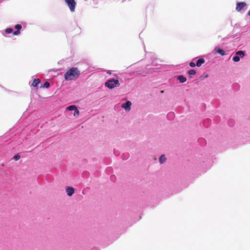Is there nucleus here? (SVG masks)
I'll return each instance as SVG.
<instances>
[{
    "mask_svg": "<svg viewBox=\"0 0 250 250\" xmlns=\"http://www.w3.org/2000/svg\"><path fill=\"white\" fill-rule=\"evenodd\" d=\"M188 74L190 75H194L196 74V71L194 69H190L188 71Z\"/></svg>",
    "mask_w": 250,
    "mask_h": 250,
    "instance_id": "15",
    "label": "nucleus"
},
{
    "mask_svg": "<svg viewBox=\"0 0 250 250\" xmlns=\"http://www.w3.org/2000/svg\"><path fill=\"white\" fill-rule=\"evenodd\" d=\"M40 82L41 81L39 79H34L32 83V85L34 87H36Z\"/></svg>",
    "mask_w": 250,
    "mask_h": 250,
    "instance_id": "11",
    "label": "nucleus"
},
{
    "mask_svg": "<svg viewBox=\"0 0 250 250\" xmlns=\"http://www.w3.org/2000/svg\"><path fill=\"white\" fill-rule=\"evenodd\" d=\"M131 103L130 101H127L125 103L122 104V107L125 110H130Z\"/></svg>",
    "mask_w": 250,
    "mask_h": 250,
    "instance_id": "5",
    "label": "nucleus"
},
{
    "mask_svg": "<svg viewBox=\"0 0 250 250\" xmlns=\"http://www.w3.org/2000/svg\"><path fill=\"white\" fill-rule=\"evenodd\" d=\"M166 158L164 155H162L159 158V162L160 164H163L165 162Z\"/></svg>",
    "mask_w": 250,
    "mask_h": 250,
    "instance_id": "12",
    "label": "nucleus"
},
{
    "mask_svg": "<svg viewBox=\"0 0 250 250\" xmlns=\"http://www.w3.org/2000/svg\"><path fill=\"white\" fill-rule=\"evenodd\" d=\"M21 24H16L15 28L17 29L16 31L14 32V35H17L20 33V30L21 29Z\"/></svg>",
    "mask_w": 250,
    "mask_h": 250,
    "instance_id": "8",
    "label": "nucleus"
},
{
    "mask_svg": "<svg viewBox=\"0 0 250 250\" xmlns=\"http://www.w3.org/2000/svg\"><path fill=\"white\" fill-rule=\"evenodd\" d=\"M233 61L235 62H238L240 61V58L238 56H236L233 57Z\"/></svg>",
    "mask_w": 250,
    "mask_h": 250,
    "instance_id": "17",
    "label": "nucleus"
},
{
    "mask_svg": "<svg viewBox=\"0 0 250 250\" xmlns=\"http://www.w3.org/2000/svg\"><path fill=\"white\" fill-rule=\"evenodd\" d=\"M80 112L78 108H77V109L75 110L74 113V116H78L79 115Z\"/></svg>",
    "mask_w": 250,
    "mask_h": 250,
    "instance_id": "18",
    "label": "nucleus"
},
{
    "mask_svg": "<svg viewBox=\"0 0 250 250\" xmlns=\"http://www.w3.org/2000/svg\"><path fill=\"white\" fill-rule=\"evenodd\" d=\"M205 62V59L203 58L199 59L197 60L196 65L198 67H200Z\"/></svg>",
    "mask_w": 250,
    "mask_h": 250,
    "instance_id": "9",
    "label": "nucleus"
},
{
    "mask_svg": "<svg viewBox=\"0 0 250 250\" xmlns=\"http://www.w3.org/2000/svg\"><path fill=\"white\" fill-rule=\"evenodd\" d=\"M189 65L190 67H195V66L196 65V64H195V63L192 62H189Z\"/></svg>",
    "mask_w": 250,
    "mask_h": 250,
    "instance_id": "21",
    "label": "nucleus"
},
{
    "mask_svg": "<svg viewBox=\"0 0 250 250\" xmlns=\"http://www.w3.org/2000/svg\"><path fill=\"white\" fill-rule=\"evenodd\" d=\"M173 115H174L173 113H169L168 114V116H170V115L173 116Z\"/></svg>",
    "mask_w": 250,
    "mask_h": 250,
    "instance_id": "22",
    "label": "nucleus"
},
{
    "mask_svg": "<svg viewBox=\"0 0 250 250\" xmlns=\"http://www.w3.org/2000/svg\"><path fill=\"white\" fill-rule=\"evenodd\" d=\"M248 15L250 16V10L248 12Z\"/></svg>",
    "mask_w": 250,
    "mask_h": 250,
    "instance_id": "23",
    "label": "nucleus"
},
{
    "mask_svg": "<svg viewBox=\"0 0 250 250\" xmlns=\"http://www.w3.org/2000/svg\"><path fill=\"white\" fill-rule=\"evenodd\" d=\"M66 109L70 111L75 110L77 109V107L74 105H71L66 107Z\"/></svg>",
    "mask_w": 250,
    "mask_h": 250,
    "instance_id": "13",
    "label": "nucleus"
},
{
    "mask_svg": "<svg viewBox=\"0 0 250 250\" xmlns=\"http://www.w3.org/2000/svg\"><path fill=\"white\" fill-rule=\"evenodd\" d=\"M105 86L109 89H113L114 87H119L120 83L118 80L110 79L105 82Z\"/></svg>",
    "mask_w": 250,
    "mask_h": 250,
    "instance_id": "2",
    "label": "nucleus"
},
{
    "mask_svg": "<svg viewBox=\"0 0 250 250\" xmlns=\"http://www.w3.org/2000/svg\"><path fill=\"white\" fill-rule=\"evenodd\" d=\"M50 86L49 83L46 82L43 85H42L41 87H42L43 88H48Z\"/></svg>",
    "mask_w": 250,
    "mask_h": 250,
    "instance_id": "16",
    "label": "nucleus"
},
{
    "mask_svg": "<svg viewBox=\"0 0 250 250\" xmlns=\"http://www.w3.org/2000/svg\"><path fill=\"white\" fill-rule=\"evenodd\" d=\"M5 32L7 33H8V34H10V33H11L13 32V29L12 28H7L5 30Z\"/></svg>",
    "mask_w": 250,
    "mask_h": 250,
    "instance_id": "20",
    "label": "nucleus"
},
{
    "mask_svg": "<svg viewBox=\"0 0 250 250\" xmlns=\"http://www.w3.org/2000/svg\"><path fill=\"white\" fill-rule=\"evenodd\" d=\"M65 2L69 6L70 10L71 12H74L75 10L76 3L74 0H64Z\"/></svg>",
    "mask_w": 250,
    "mask_h": 250,
    "instance_id": "3",
    "label": "nucleus"
},
{
    "mask_svg": "<svg viewBox=\"0 0 250 250\" xmlns=\"http://www.w3.org/2000/svg\"><path fill=\"white\" fill-rule=\"evenodd\" d=\"M177 79L180 81V83H185L186 81H187V79L186 78V77H185L183 75H179L178 77H177Z\"/></svg>",
    "mask_w": 250,
    "mask_h": 250,
    "instance_id": "10",
    "label": "nucleus"
},
{
    "mask_svg": "<svg viewBox=\"0 0 250 250\" xmlns=\"http://www.w3.org/2000/svg\"><path fill=\"white\" fill-rule=\"evenodd\" d=\"M13 159L15 160V161H18L20 159V156L18 154H17V155H15L14 157H13Z\"/></svg>",
    "mask_w": 250,
    "mask_h": 250,
    "instance_id": "19",
    "label": "nucleus"
},
{
    "mask_svg": "<svg viewBox=\"0 0 250 250\" xmlns=\"http://www.w3.org/2000/svg\"><path fill=\"white\" fill-rule=\"evenodd\" d=\"M246 6V3L245 2H237L236 4V10L237 11H240L243 8Z\"/></svg>",
    "mask_w": 250,
    "mask_h": 250,
    "instance_id": "4",
    "label": "nucleus"
},
{
    "mask_svg": "<svg viewBox=\"0 0 250 250\" xmlns=\"http://www.w3.org/2000/svg\"><path fill=\"white\" fill-rule=\"evenodd\" d=\"M81 74L80 70L77 67H72L66 71L64 77L66 81H73L77 79Z\"/></svg>",
    "mask_w": 250,
    "mask_h": 250,
    "instance_id": "1",
    "label": "nucleus"
},
{
    "mask_svg": "<svg viewBox=\"0 0 250 250\" xmlns=\"http://www.w3.org/2000/svg\"><path fill=\"white\" fill-rule=\"evenodd\" d=\"M237 56H239L241 58H243L244 56V52L243 51H238L236 53Z\"/></svg>",
    "mask_w": 250,
    "mask_h": 250,
    "instance_id": "14",
    "label": "nucleus"
},
{
    "mask_svg": "<svg viewBox=\"0 0 250 250\" xmlns=\"http://www.w3.org/2000/svg\"><path fill=\"white\" fill-rule=\"evenodd\" d=\"M214 50L216 52L220 54L221 56H224L226 55L225 52L223 49H220L218 47H216L214 48Z\"/></svg>",
    "mask_w": 250,
    "mask_h": 250,
    "instance_id": "7",
    "label": "nucleus"
},
{
    "mask_svg": "<svg viewBox=\"0 0 250 250\" xmlns=\"http://www.w3.org/2000/svg\"><path fill=\"white\" fill-rule=\"evenodd\" d=\"M66 192L68 196H71L74 192V189L72 187H68L66 189Z\"/></svg>",
    "mask_w": 250,
    "mask_h": 250,
    "instance_id": "6",
    "label": "nucleus"
}]
</instances>
